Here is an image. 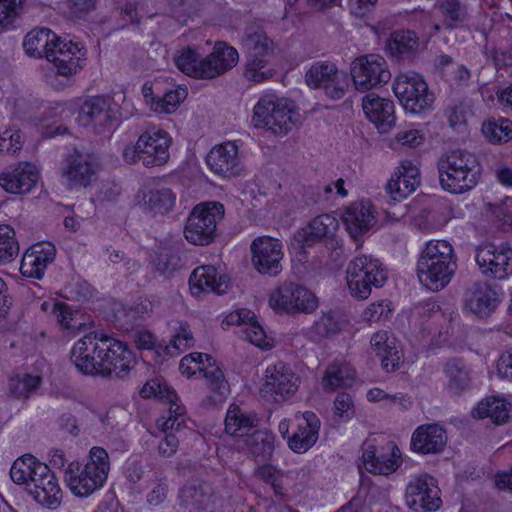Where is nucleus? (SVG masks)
I'll use <instances>...</instances> for the list:
<instances>
[{
  "label": "nucleus",
  "instance_id": "obj_1",
  "mask_svg": "<svg viewBox=\"0 0 512 512\" xmlns=\"http://www.w3.org/2000/svg\"><path fill=\"white\" fill-rule=\"evenodd\" d=\"M456 268L453 246L446 240H430L421 251L416 271L423 286L440 291L450 283Z\"/></svg>",
  "mask_w": 512,
  "mask_h": 512
},
{
  "label": "nucleus",
  "instance_id": "obj_2",
  "mask_svg": "<svg viewBox=\"0 0 512 512\" xmlns=\"http://www.w3.org/2000/svg\"><path fill=\"white\" fill-rule=\"evenodd\" d=\"M110 471L109 455L102 447H92L85 463L69 462L64 469V482L71 493L86 498L100 490Z\"/></svg>",
  "mask_w": 512,
  "mask_h": 512
},
{
  "label": "nucleus",
  "instance_id": "obj_3",
  "mask_svg": "<svg viewBox=\"0 0 512 512\" xmlns=\"http://www.w3.org/2000/svg\"><path fill=\"white\" fill-rule=\"evenodd\" d=\"M439 180L442 188L452 194H462L472 190L478 183L481 166L475 155L465 150L450 153L438 164Z\"/></svg>",
  "mask_w": 512,
  "mask_h": 512
},
{
  "label": "nucleus",
  "instance_id": "obj_4",
  "mask_svg": "<svg viewBox=\"0 0 512 512\" xmlns=\"http://www.w3.org/2000/svg\"><path fill=\"white\" fill-rule=\"evenodd\" d=\"M172 139L164 129L152 126L143 131L137 141L123 149L122 157L128 164L142 163L145 167H157L169 160Z\"/></svg>",
  "mask_w": 512,
  "mask_h": 512
},
{
  "label": "nucleus",
  "instance_id": "obj_5",
  "mask_svg": "<svg viewBox=\"0 0 512 512\" xmlns=\"http://www.w3.org/2000/svg\"><path fill=\"white\" fill-rule=\"evenodd\" d=\"M387 271L383 263L370 255H358L348 264L346 280L353 298L367 299L372 288H381L387 281Z\"/></svg>",
  "mask_w": 512,
  "mask_h": 512
},
{
  "label": "nucleus",
  "instance_id": "obj_6",
  "mask_svg": "<svg viewBox=\"0 0 512 512\" xmlns=\"http://www.w3.org/2000/svg\"><path fill=\"white\" fill-rule=\"evenodd\" d=\"M292 103L275 93L263 94L253 109L255 128L266 129L275 135H285L293 128Z\"/></svg>",
  "mask_w": 512,
  "mask_h": 512
},
{
  "label": "nucleus",
  "instance_id": "obj_7",
  "mask_svg": "<svg viewBox=\"0 0 512 512\" xmlns=\"http://www.w3.org/2000/svg\"><path fill=\"white\" fill-rule=\"evenodd\" d=\"M413 314L419 324V335L427 343V353H435L436 349L447 344L446 316L436 300L428 298L419 301L413 308Z\"/></svg>",
  "mask_w": 512,
  "mask_h": 512
},
{
  "label": "nucleus",
  "instance_id": "obj_8",
  "mask_svg": "<svg viewBox=\"0 0 512 512\" xmlns=\"http://www.w3.org/2000/svg\"><path fill=\"white\" fill-rule=\"evenodd\" d=\"M179 371L187 378H191L197 373L203 374L208 390V395L204 400L205 405L217 406L222 404L224 375L210 355L200 352L185 355L179 363Z\"/></svg>",
  "mask_w": 512,
  "mask_h": 512
},
{
  "label": "nucleus",
  "instance_id": "obj_9",
  "mask_svg": "<svg viewBox=\"0 0 512 512\" xmlns=\"http://www.w3.org/2000/svg\"><path fill=\"white\" fill-rule=\"evenodd\" d=\"M223 205L217 201L197 204L190 212L184 227V237L192 245L206 246L216 237L217 221L221 218Z\"/></svg>",
  "mask_w": 512,
  "mask_h": 512
},
{
  "label": "nucleus",
  "instance_id": "obj_10",
  "mask_svg": "<svg viewBox=\"0 0 512 512\" xmlns=\"http://www.w3.org/2000/svg\"><path fill=\"white\" fill-rule=\"evenodd\" d=\"M269 306L278 314L313 313L318 307L316 296L303 285L284 281L269 295Z\"/></svg>",
  "mask_w": 512,
  "mask_h": 512
},
{
  "label": "nucleus",
  "instance_id": "obj_11",
  "mask_svg": "<svg viewBox=\"0 0 512 512\" xmlns=\"http://www.w3.org/2000/svg\"><path fill=\"white\" fill-rule=\"evenodd\" d=\"M299 384V377L291 365L279 360L267 366L259 394L266 402L280 403L291 398Z\"/></svg>",
  "mask_w": 512,
  "mask_h": 512
},
{
  "label": "nucleus",
  "instance_id": "obj_12",
  "mask_svg": "<svg viewBox=\"0 0 512 512\" xmlns=\"http://www.w3.org/2000/svg\"><path fill=\"white\" fill-rule=\"evenodd\" d=\"M393 93L403 108L413 114H419L432 107L434 94L429 91L423 76L417 73H401L393 82Z\"/></svg>",
  "mask_w": 512,
  "mask_h": 512
},
{
  "label": "nucleus",
  "instance_id": "obj_13",
  "mask_svg": "<svg viewBox=\"0 0 512 512\" xmlns=\"http://www.w3.org/2000/svg\"><path fill=\"white\" fill-rule=\"evenodd\" d=\"M223 49L224 44L217 42L214 52L202 56L193 48L186 47L175 54L174 63L182 73L189 77L196 79H213L218 76L223 69Z\"/></svg>",
  "mask_w": 512,
  "mask_h": 512
},
{
  "label": "nucleus",
  "instance_id": "obj_14",
  "mask_svg": "<svg viewBox=\"0 0 512 512\" xmlns=\"http://www.w3.org/2000/svg\"><path fill=\"white\" fill-rule=\"evenodd\" d=\"M100 351L98 376L124 378L136 364V358L129 346L108 335H102Z\"/></svg>",
  "mask_w": 512,
  "mask_h": 512
},
{
  "label": "nucleus",
  "instance_id": "obj_15",
  "mask_svg": "<svg viewBox=\"0 0 512 512\" xmlns=\"http://www.w3.org/2000/svg\"><path fill=\"white\" fill-rule=\"evenodd\" d=\"M475 261L483 275L504 280L512 276V247L509 243H487L477 247Z\"/></svg>",
  "mask_w": 512,
  "mask_h": 512
},
{
  "label": "nucleus",
  "instance_id": "obj_16",
  "mask_svg": "<svg viewBox=\"0 0 512 512\" xmlns=\"http://www.w3.org/2000/svg\"><path fill=\"white\" fill-rule=\"evenodd\" d=\"M351 77L359 91L381 87L391 79V72L383 57L367 54L358 57L352 64Z\"/></svg>",
  "mask_w": 512,
  "mask_h": 512
},
{
  "label": "nucleus",
  "instance_id": "obj_17",
  "mask_svg": "<svg viewBox=\"0 0 512 512\" xmlns=\"http://www.w3.org/2000/svg\"><path fill=\"white\" fill-rule=\"evenodd\" d=\"M305 81L312 89L322 88L332 100L343 98L349 84L348 76L329 61L314 63L306 72Z\"/></svg>",
  "mask_w": 512,
  "mask_h": 512
},
{
  "label": "nucleus",
  "instance_id": "obj_18",
  "mask_svg": "<svg viewBox=\"0 0 512 512\" xmlns=\"http://www.w3.org/2000/svg\"><path fill=\"white\" fill-rule=\"evenodd\" d=\"M140 395L143 398H156L169 404V416L167 418L162 417L157 421V425L161 430H178L183 424L185 409L178 403L176 392L165 381L158 378L147 381L142 386Z\"/></svg>",
  "mask_w": 512,
  "mask_h": 512
},
{
  "label": "nucleus",
  "instance_id": "obj_19",
  "mask_svg": "<svg viewBox=\"0 0 512 512\" xmlns=\"http://www.w3.org/2000/svg\"><path fill=\"white\" fill-rule=\"evenodd\" d=\"M284 257L282 242L271 236H259L251 243V260L261 275L275 277L282 271Z\"/></svg>",
  "mask_w": 512,
  "mask_h": 512
},
{
  "label": "nucleus",
  "instance_id": "obj_20",
  "mask_svg": "<svg viewBox=\"0 0 512 512\" xmlns=\"http://www.w3.org/2000/svg\"><path fill=\"white\" fill-rule=\"evenodd\" d=\"M405 497L407 504L415 511L435 512L442 506L437 480L426 473L409 481Z\"/></svg>",
  "mask_w": 512,
  "mask_h": 512
},
{
  "label": "nucleus",
  "instance_id": "obj_21",
  "mask_svg": "<svg viewBox=\"0 0 512 512\" xmlns=\"http://www.w3.org/2000/svg\"><path fill=\"white\" fill-rule=\"evenodd\" d=\"M246 45L250 53L243 75L248 81L261 83L268 79L263 69L274 54L273 42L264 32H254L248 36Z\"/></svg>",
  "mask_w": 512,
  "mask_h": 512
},
{
  "label": "nucleus",
  "instance_id": "obj_22",
  "mask_svg": "<svg viewBox=\"0 0 512 512\" xmlns=\"http://www.w3.org/2000/svg\"><path fill=\"white\" fill-rule=\"evenodd\" d=\"M362 460L369 473L382 476L395 473L403 464L402 452L394 442L368 446L363 451Z\"/></svg>",
  "mask_w": 512,
  "mask_h": 512
},
{
  "label": "nucleus",
  "instance_id": "obj_23",
  "mask_svg": "<svg viewBox=\"0 0 512 512\" xmlns=\"http://www.w3.org/2000/svg\"><path fill=\"white\" fill-rule=\"evenodd\" d=\"M114 120L115 111L110 97L90 96L79 107L78 121L82 126L101 131L110 128Z\"/></svg>",
  "mask_w": 512,
  "mask_h": 512
},
{
  "label": "nucleus",
  "instance_id": "obj_24",
  "mask_svg": "<svg viewBox=\"0 0 512 512\" xmlns=\"http://www.w3.org/2000/svg\"><path fill=\"white\" fill-rule=\"evenodd\" d=\"M102 335L89 333L77 340L71 348L70 359L75 368L85 374L99 375V354L102 345Z\"/></svg>",
  "mask_w": 512,
  "mask_h": 512
},
{
  "label": "nucleus",
  "instance_id": "obj_25",
  "mask_svg": "<svg viewBox=\"0 0 512 512\" xmlns=\"http://www.w3.org/2000/svg\"><path fill=\"white\" fill-rule=\"evenodd\" d=\"M320 420L312 411H305L297 416L288 436V447L297 454L309 451L319 439Z\"/></svg>",
  "mask_w": 512,
  "mask_h": 512
},
{
  "label": "nucleus",
  "instance_id": "obj_26",
  "mask_svg": "<svg viewBox=\"0 0 512 512\" xmlns=\"http://www.w3.org/2000/svg\"><path fill=\"white\" fill-rule=\"evenodd\" d=\"M502 293L487 282H475L466 292L464 309L478 318H487L501 302Z\"/></svg>",
  "mask_w": 512,
  "mask_h": 512
},
{
  "label": "nucleus",
  "instance_id": "obj_27",
  "mask_svg": "<svg viewBox=\"0 0 512 512\" xmlns=\"http://www.w3.org/2000/svg\"><path fill=\"white\" fill-rule=\"evenodd\" d=\"M39 180V170L29 162H18L6 167L0 174V186L11 194L31 192Z\"/></svg>",
  "mask_w": 512,
  "mask_h": 512
},
{
  "label": "nucleus",
  "instance_id": "obj_28",
  "mask_svg": "<svg viewBox=\"0 0 512 512\" xmlns=\"http://www.w3.org/2000/svg\"><path fill=\"white\" fill-rule=\"evenodd\" d=\"M56 257V248L50 242H38L24 253L20 263V273L26 278L41 280Z\"/></svg>",
  "mask_w": 512,
  "mask_h": 512
},
{
  "label": "nucleus",
  "instance_id": "obj_29",
  "mask_svg": "<svg viewBox=\"0 0 512 512\" xmlns=\"http://www.w3.org/2000/svg\"><path fill=\"white\" fill-rule=\"evenodd\" d=\"M37 472V477L27 489L29 494L46 508H58L62 502V490L56 476L47 465Z\"/></svg>",
  "mask_w": 512,
  "mask_h": 512
},
{
  "label": "nucleus",
  "instance_id": "obj_30",
  "mask_svg": "<svg viewBox=\"0 0 512 512\" xmlns=\"http://www.w3.org/2000/svg\"><path fill=\"white\" fill-rule=\"evenodd\" d=\"M362 108L367 119L378 131L387 132L395 125V105L391 99L369 93L362 100Z\"/></svg>",
  "mask_w": 512,
  "mask_h": 512
},
{
  "label": "nucleus",
  "instance_id": "obj_31",
  "mask_svg": "<svg viewBox=\"0 0 512 512\" xmlns=\"http://www.w3.org/2000/svg\"><path fill=\"white\" fill-rule=\"evenodd\" d=\"M240 326L241 336L252 345L268 350L272 344L267 338L264 328L260 325L256 315L248 309H239L236 313L226 314V325Z\"/></svg>",
  "mask_w": 512,
  "mask_h": 512
},
{
  "label": "nucleus",
  "instance_id": "obj_32",
  "mask_svg": "<svg viewBox=\"0 0 512 512\" xmlns=\"http://www.w3.org/2000/svg\"><path fill=\"white\" fill-rule=\"evenodd\" d=\"M447 442L446 430L437 423L418 426L411 436L410 449L422 455L440 453Z\"/></svg>",
  "mask_w": 512,
  "mask_h": 512
},
{
  "label": "nucleus",
  "instance_id": "obj_33",
  "mask_svg": "<svg viewBox=\"0 0 512 512\" xmlns=\"http://www.w3.org/2000/svg\"><path fill=\"white\" fill-rule=\"evenodd\" d=\"M84 56L85 51L78 44L60 39L47 60L52 63L58 75L68 77L81 69Z\"/></svg>",
  "mask_w": 512,
  "mask_h": 512
},
{
  "label": "nucleus",
  "instance_id": "obj_34",
  "mask_svg": "<svg viewBox=\"0 0 512 512\" xmlns=\"http://www.w3.org/2000/svg\"><path fill=\"white\" fill-rule=\"evenodd\" d=\"M61 175L71 187L87 186L95 179L96 165L90 156L74 151L65 159Z\"/></svg>",
  "mask_w": 512,
  "mask_h": 512
},
{
  "label": "nucleus",
  "instance_id": "obj_35",
  "mask_svg": "<svg viewBox=\"0 0 512 512\" xmlns=\"http://www.w3.org/2000/svg\"><path fill=\"white\" fill-rule=\"evenodd\" d=\"M347 231L353 236L368 232L375 222V210L369 199L350 203L342 216Z\"/></svg>",
  "mask_w": 512,
  "mask_h": 512
},
{
  "label": "nucleus",
  "instance_id": "obj_36",
  "mask_svg": "<svg viewBox=\"0 0 512 512\" xmlns=\"http://www.w3.org/2000/svg\"><path fill=\"white\" fill-rule=\"evenodd\" d=\"M420 184V171L411 161H403L389 182L387 193L393 201L401 202L408 198Z\"/></svg>",
  "mask_w": 512,
  "mask_h": 512
},
{
  "label": "nucleus",
  "instance_id": "obj_37",
  "mask_svg": "<svg viewBox=\"0 0 512 512\" xmlns=\"http://www.w3.org/2000/svg\"><path fill=\"white\" fill-rule=\"evenodd\" d=\"M223 275L213 265L196 267L189 277V291L192 297L201 300L206 295L214 293L221 295Z\"/></svg>",
  "mask_w": 512,
  "mask_h": 512
},
{
  "label": "nucleus",
  "instance_id": "obj_38",
  "mask_svg": "<svg viewBox=\"0 0 512 512\" xmlns=\"http://www.w3.org/2000/svg\"><path fill=\"white\" fill-rule=\"evenodd\" d=\"M371 346L377 357L380 358L381 367L386 372H394L400 368L403 352L396 345V339L387 330L377 331L371 338Z\"/></svg>",
  "mask_w": 512,
  "mask_h": 512
},
{
  "label": "nucleus",
  "instance_id": "obj_39",
  "mask_svg": "<svg viewBox=\"0 0 512 512\" xmlns=\"http://www.w3.org/2000/svg\"><path fill=\"white\" fill-rule=\"evenodd\" d=\"M60 38L48 28L33 29L26 34L23 40L25 53L33 58H48L57 46Z\"/></svg>",
  "mask_w": 512,
  "mask_h": 512
},
{
  "label": "nucleus",
  "instance_id": "obj_40",
  "mask_svg": "<svg viewBox=\"0 0 512 512\" xmlns=\"http://www.w3.org/2000/svg\"><path fill=\"white\" fill-rule=\"evenodd\" d=\"M276 435L269 430H256L243 439L244 449L256 462H271L276 445Z\"/></svg>",
  "mask_w": 512,
  "mask_h": 512
},
{
  "label": "nucleus",
  "instance_id": "obj_41",
  "mask_svg": "<svg viewBox=\"0 0 512 512\" xmlns=\"http://www.w3.org/2000/svg\"><path fill=\"white\" fill-rule=\"evenodd\" d=\"M175 200L176 196L169 188L143 189L136 195L137 205L153 215L169 212Z\"/></svg>",
  "mask_w": 512,
  "mask_h": 512
},
{
  "label": "nucleus",
  "instance_id": "obj_42",
  "mask_svg": "<svg viewBox=\"0 0 512 512\" xmlns=\"http://www.w3.org/2000/svg\"><path fill=\"white\" fill-rule=\"evenodd\" d=\"M511 403L499 395H491L478 402L472 415L477 419L489 418L495 425H502L510 419Z\"/></svg>",
  "mask_w": 512,
  "mask_h": 512
},
{
  "label": "nucleus",
  "instance_id": "obj_43",
  "mask_svg": "<svg viewBox=\"0 0 512 512\" xmlns=\"http://www.w3.org/2000/svg\"><path fill=\"white\" fill-rule=\"evenodd\" d=\"M181 505L190 512H206L213 506V495L207 484L192 482L185 485L179 494Z\"/></svg>",
  "mask_w": 512,
  "mask_h": 512
},
{
  "label": "nucleus",
  "instance_id": "obj_44",
  "mask_svg": "<svg viewBox=\"0 0 512 512\" xmlns=\"http://www.w3.org/2000/svg\"><path fill=\"white\" fill-rule=\"evenodd\" d=\"M312 220L319 221L314 229L324 240V246L329 251V257L336 261L344 253V246L342 240H339L336 231L339 227L338 220L331 214H321L314 217Z\"/></svg>",
  "mask_w": 512,
  "mask_h": 512
},
{
  "label": "nucleus",
  "instance_id": "obj_45",
  "mask_svg": "<svg viewBox=\"0 0 512 512\" xmlns=\"http://www.w3.org/2000/svg\"><path fill=\"white\" fill-rule=\"evenodd\" d=\"M349 324L347 317L339 311L330 310L314 322L311 333L323 339H330L340 334Z\"/></svg>",
  "mask_w": 512,
  "mask_h": 512
},
{
  "label": "nucleus",
  "instance_id": "obj_46",
  "mask_svg": "<svg viewBox=\"0 0 512 512\" xmlns=\"http://www.w3.org/2000/svg\"><path fill=\"white\" fill-rule=\"evenodd\" d=\"M46 464L40 462L34 456L30 454L23 455L17 458L10 469L11 480L17 485H24L27 489L31 486L34 481V477H37L38 472Z\"/></svg>",
  "mask_w": 512,
  "mask_h": 512
},
{
  "label": "nucleus",
  "instance_id": "obj_47",
  "mask_svg": "<svg viewBox=\"0 0 512 512\" xmlns=\"http://www.w3.org/2000/svg\"><path fill=\"white\" fill-rule=\"evenodd\" d=\"M319 221L311 220L308 224L298 230L292 240H291V252L298 258L299 261H307L308 259V251L307 248L313 247L318 243H323L324 240L321 236L314 230L316 229V224Z\"/></svg>",
  "mask_w": 512,
  "mask_h": 512
},
{
  "label": "nucleus",
  "instance_id": "obj_48",
  "mask_svg": "<svg viewBox=\"0 0 512 512\" xmlns=\"http://www.w3.org/2000/svg\"><path fill=\"white\" fill-rule=\"evenodd\" d=\"M444 373L448 378L450 390L459 393L470 388L471 370L463 359H449L445 364Z\"/></svg>",
  "mask_w": 512,
  "mask_h": 512
},
{
  "label": "nucleus",
  "instance_id": "obj_49",
  "mask_svg": "<svg viewBox=\"0 0 512 512\" xmlns=\"http://www.w3.org/2000/svg\"><path fill=\"white\" fill-rule=\"evenodd\" d=\"M172 337L166 346V354L177 356L195 345V338L189 323L173 321L171 323Z\"/></svg>",
  "mask_w": 512,
  "mask_h": 512
},
{
  "label": "nucleus",
  "instance_id": "obj_50",
  "mask_svg": "<svg viewBox=\"0 0 512 512\" xmlns=\"http://www.w3.org/2000/svg\"><path fill=\"white\" fill-rule=\"evenodd\" d=\"M481 132L491 144H502L512 140V121L500 117L485 120L481 126Z\"/></svg>",
  "mask_w": 512,
  "mask_h": 512
},
{
  "label": "nucleus",
  "instance_id": "obj_51",
  "mask_svg": "<svg viewBox=\"0 0 512 512\" xmlns=\"http://www.w3.org/2000/svg\"><path fill=\"white\" fill-rule=\"evenodd\" d=\"M257 425L255 413L242 412L239 408L226 411V435L244 436Z\"/></svg>",
  "mask_w": 512,
  "mask_h": 512
},
{
  "label": "nucleus",
  "instance_id": "obj_52",
  "mask_svg": "<svg viewBox=\"0 0 512 512\" xmlns=\"http://www.w3.org/2000/svg\"><path fill=\"white\" fill-rule=\"evenodd\" d=\"M188 91L185 86H177L168 90L162 97H151L150 107L156 113H174L187 98Z\"/></svg>",
  "mask_w": 512,
  "mask_h": 512
},
{
  "label": "nucleus",
  "instance_id": "obj_53",
  "mask_svg": "<svg viewBox=\"0 0 512 512\" xmlns=\"http://www.w3.org/2000/svg\"><path fill=\"white\" fill-rule=\"evenodd\" d=\"M418 46L419 39L412 30L395 31L387 42V49L395 56L412 54L417 50Z\"/></svg>",
  "mask_w": 512,
  "mask_h": 512
},
{
  "label": "nucleus",
  "instance_id": "obj_54",
  "mask_svg": "<svg viewBox=\"0 0 512 512\" xmlns=\"http://www.w3.org/2000/svg\"><path fill=\"white\" fill-rule=\"evenodd\" d=\"M436 6L448 30L458 28L467 17V9L460 0H438Z\"/></svg>",
  "mask_w": 512,
  "mask_h": 512
},
{
  "label": "nucleus",
  "instance_id": "obj_55",
  "mask_svg": "<svg viewBox=\"0 0 512 512\" xmlns=\"http://www.w3.org/2000/svg\"><path fill=\"white\" fill-rule=\"evenodd\" d=\"M20 251L14 228L7 224H0V266L15 261Z\"/></svg>",
  "mask_w": 512,
  "mask_h": 512
},
{
  "label": "nucleus",
  "instance_id": "obj_56",
  "mask_svg": "<svg viewBox=\"0 0 512 512\" xmlns=\"http://www.w3.org/2000/svg\"><path fill=\"white\" fill-rule=\"evenodd\" d=\"M42 378L39 375L18 374L11 377L9 391L17 399L30 398L40 387Z\"/></svg>",
  "mask_w": 512,
  "mask_h": 512
},
{
  "label": "nucleus",
  "instance_id": "obj_57",
  "mask_svg": "<svg viewBox=\"0 0 512 512\" xmlns=\"http://www.w3.org/2000/svg\"><path fill=\"white\" fill-rule=\"evenodd\" d=\"M353 379L352 371L340 363H331L325 370L321 386L326 392H333L345 386L346 380Z\"/></svg>",
  "mask_w": 512,
  "mask_h": 512
},
{
  "label": "nucleus",
  "instance_id": "obj_58",
  "mask_svg": "<svg viewBox=\"0 0 512 512\" xmlns=\"http://www.w3.org/2000/svg\"><path fill=\"white\" fill-rule=\"evenodd\" d=\"M152 264L160 274L169 276L180 269V257L172 248H163L153 258Z\"/></svg>",
  "mask_w": 512,
  "mask_h": 512
},
{
  "label": "nucleus",
  "instance_id": "obj_59",
  "mask_svg": "<svg viewBox=\"0 0 512 512\" xmlns=\"http://www.w3.org/2000/svg\"><path fill=\"white\" fill-rule=\"evenodd\" d=\"M334 414L336 417L349 421L355 414L352 396L346 392H340L334 400Z\"/></svg>",
  "mask_w": 512,
  "mask_h": 512
},
{
  "label": "nucleus",
  "instance_id": "obj_60",
  "mask_svg": "<svg viewBox=\"0 0 512 512\" xmlns=\"http://www.w3.org/2000/svg\"><path fill=\"white\" fill-rule=\"evenodd\" d=\"M22 135L18 129L10 128L0 134V153H16L22 148Z\"/></svg>",
  "mask_w": 512,
  "mask_h": 512
},
{
  "label": "nucleus",
  "instance_id": "obj_61",
  "mask_svg": "<svg viewBox=\"0 0 512 512\" xmlns=\"http://www.w3.org/2000/svg\"><path fill=\"white\" fill-rule=\"evenodd\" d=\"M98 0H66V13L71 19H82L96 8Z\"/></svg>",
  "mask_w": 512,
  "mask_h": 512
},
{
  "label": "nucleus",
  "instance_id": "obj_62",
  "mask_svg": "<svg viewBox=\"0 0 512 512\" xmlns=\"http://www.w3.org/2000/svg\"><path fill=\"white\" fill-rule=\"evenodd\" d=\"M24 0H0V29L11 25L18 16V11Z\"/></svg>",
  "mask_w": 512,
  "mask_h": 512
},
{
  "label": "nucleus",
  "instance_id": "obj_63",
  "mask_svg": "<svg viewBox=\"0 0 512 512\" xmlns=\"http://www.w3.org/2000/svg\"><path fill=\"white\" fill-rule=\"evenodd\" d=\"M207 168L218 176H223L224 172V146L222 144L215 145L206 155L205 158Z\"/></svg>",
  "mask_w": 512,
  "mask_h": 512
},
{
  "label": "nucleus",
  "instance_id": "obj_64",
  "mask_svg": "<svg viewBox=\"0 0 512 512\" xmlns=\"http://www.w3.org/2000/svg\"><path fill=\"white\" fill-rule=\"evenodd\" d=\"M496 370L501 378L512 380V346L499 355Z\"/></svg>",
  "mask_w": 512,
  "mask_h": 512
}]
</instances>
